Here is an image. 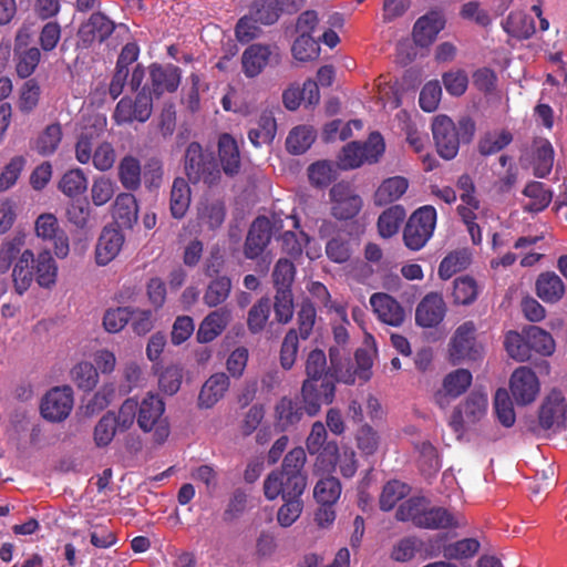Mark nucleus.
<instances>
[{
  "instance_id": "obj_1",
  "label": "nucleus",
  "mask_w": 567,
  "mask_h": 567,
  "mask_svg": "<svg viewBox=\"0 0 567 567\" xmlns=\"http://www.w3.org/2000/svg\"><path fill=\"white\" fill-rule=\"evenodd\" d=\"M395 517L401 522H411L425 529H450L464 524L463 517L441 506H430L424 498L412 497L402 503Z\"/></svg>"
},
{
  "instance_id": "obj_2",
  "label": "nucleus",
  "mask_w": 567,
  "mask_h": 567,
  "mask_svg": "<svg viewBox=\"0 0 567 567\" xmlns=\"http://www.w3.org/2000/svg\"><path fill=\"white\" fill-rule=\"evenodd\" d=\"M184 172L193 184L216 185L220 181V168L215 155L199 143L192 142L184 153Z\"/></svg>"
},
{
  "instance_id": "obj_3",
  "label": "nucleus",
  "mask_w": 567,
  "mask_h": 567,
  "mask_svg": "<svg viewBox=\"0 0 567 567\" xmlns=\"http://www.w3.org/2000/svg\"><path fill=\"white\" fill-rule=\"evenodd\" d=\"M488 410V395L484 390L474 389L452 411L449 425L457 440H462L466 426L480 423Z\"/></svg>"
},
{
  "instance_id": "obj_4",
  "label": "nucleus",
  "mask_w": 567,
  "mask_h": 567,
  "mask_svg": "<svg viewBox=\"0 0 567 567\" xmlns=\"http://www.w3.org/2000/svg\"><path fill=\"white\" fill-rule=\"evenodd\" d=\"M385 145L380 133L373 132L364 143L350 142L343 146L338 159L342 169L358 168L364 163L379 162L384 153Z\"/></svg>"
},
{
  "instance_id": "obj_5",
  "label": "nucleus",
  "mask_w": 567,
  "mask_h": 567,
  "mask_svg": "<svg viewBox=\"0 0 567 567\" xmlns=\"http://www.w3.org/2000/svg\"><path fill=\"white\" fill-rule=\"evenodd\" d=\"M436 224V210L433 206H422L408 219L403 230V240L411 250H420L433 235Z\"/></svg>"
},
{
  "instance_id": "obj_6",
  "label": "nucleus",
  "mask_w": 567,
  "mask_h": 567,
  "mask_svg": "<svg viewBox=\"0 0 567 567\" xmlns=\"http://www.w3.org/2000/svg\"><path fill=\"white\" fill-rule=\"evenodd\" d=\"M483 357V347L476 340V326L473 321L460 324L449 343V358L453 364L476 361Z\"/></svg>"
},
{
  "instance_id": "obj_7",
  "label": "nucleus",
  "mask_w": 567,
  "mask_h": 567,
  "mask_svg": "<svg viewBox=\"0 0 567 567\" xmlns=\"http://www.w3.org/2000/svg\"><path fill=\"white\" fill-rule=\"evenodd\" d=\"M165 403L155 394H147L137 403V425L144 432L155 431V440L158 443L164 442L168 434V425L163 417Z\"/></svg>"
},
{
  "instance_id": "obj_8",
  "label": "nucleus",
  "mask_w": 567,
  "mask_h": 567,
  "mask_svg": "<svg viewBox=\"0 0 567 567\" xmlns=\"http://www.w3.org/2000/svg\"><path fill=\"white\" fill-rule=\"evenodd\" d=\"M153 111V97L150 90L143 86L134 97H122L114 110L113 118L118 124H131L133 122H146Z\"/></svg>"
},
{
  "instance_id": "obj_9",
  "label": "nucleus",
  "mask_w": 567,
  "mask_h": 567,
  "mask_svg": "<svg viewBox=\"0 0 567 567\" xmlns=\"http://www.w3.org/2000/svg\"><path fill=\"white\" fill-rule=\"evenodd\" d=\"M37 238L48 243L59 259H65L70 254V238L60 226L58 218L51 213L39 215L34 221Z\"/></svg>"
},
{
  "instance_id": "obj_10",
  "label": "nucleus",
  "mask_w": 567,
  "mask_h": 567,
  "mask_svg": "<svg viewBox=\"0 0 567 567\" xmlns=\"http://www.w3.org/2000/svg\"><path fill=\"white\" fill-rule=\"evenodd\" d=\"M280 61V49L276 44L254 43L241 54V68L247 78H256L267 66H277Z\"/></svg>"
},
{
  "instance_id": "obj_11",
  "label": "nucleus",
  "mask_w": 567,
  "mask_h": 567,
  "mask_svg": "<svg viewBox=\"0 0 567 567\" xmlns=\"http://www.w3.org/2000/svg\"><path fill=\"white\" fill-rule=\"evenodd\" d=\"M307 485L306 475H293L284 471H272L264 482V493L267 499L301 497Z\"/></svg>"
},
{
  "instance_id": "obj_12",
  "label": "nucleus",
  "mask_w": 567,
  "mask_h": 567,
  "mask_svg": "<svg viewBox=\"0 0 567 567\" xmlns=\"http://www.w3.org/2000/svg\"><path fill=\"white\" fill-rule=\"evenodd\" d=\"M336 385L331 375L322 380L306 379L301 386V398L305 411L309 416H315L323 404L332 403Z\"/></svg>"
},
{
  "instance_id": "obj_13",
  "label": "nucleus",
  "mask_w": 567,
  "mask_h": 567,
  "mask_svg": "<svg viewBox=\"0 0 567 567\" xmlns=\"http://www.w3.org/2000/svg\"><path fill=\"white\" fill-rule=\"evenodd\" d=\"M331 215L339 220H348L355 217L363 205L362 198L348 183L334 184L330 192Z\"/></svg>"
},
{
  "instance_id": "obj_14",
  "label": "nucleus",
  "mask_w": 567,
  "mask_h": 567,
  "mask_svg": "<svg viewBox=\"0 0 567 567\" xmlns=\"http://www.w3.org/2000/svg\"><path fill=\"white\" fill-rule=\"evenodd\" d=\"M432 134L437 154L444 159H453L460 148L455 123L446 115H437L432 123Z\"/></svg>"
},
{
  "instance_id": "obj_15",
  "label": "nucleus",
  "mask_w": 567,
  "mask_h": 567,
  "mask_svg": "<svg viewBox=\"0 0 567 567\" xmlns=\"http://www.w3.org/2000/svg\"><path fill=\"white\" fill-rule=\"evenodd\" d=\"M539 424L545 430L561 431L567 425V402L560 391L553 390L543 401Z\"/></svg>"
},
{
  "instance_id": "obj_16",
  "label": "nucleus",
  "mask_w": 567,
  "mask_h": 567,
  "mask_svg": "<svg viewBox=\"0 0 567 567\" xmlns=\"http://www.w3.org/2000/svg\"><path fill=\"white\" fill-rule=\"evenodd\" d=\"M509 389L518 405H527L536 400L540 384L536 373L530 368L519 367L511 375Z\"/></svg>"
},
{
  "instance_id": "obj_17",
  "label": "nucleus",
  "mask_w": 567,
  "mask_h": 567,
  "mask_svg": "<svg viewBox=\"0 0 567 567\" xmlns=\"http://www.w3.org/2000/svg\"><path fill=\"white\" fill-rule=\"evenodd\" d=\"M274 225L265 216L257 217L250 225L244 243L243 252L247 259L255 260L270 244Z\"/></svg>"
},
{
  "instance_id": "obj_18",
  "label": "nucleus",
  "mask_w": 567,
  "mask_h": 567,
  "mask_svg": "<svg viewBox=\"0 0 567 567\" xmlns=\"http://www.w3.org/2000/svg\"><path fill=\"white\" fill-rule=\"evenodd\" d=\"M73 408L72 390L69 386L50 390L41 402V415L51 422L65 420Z\"/></svg>"
},
{
  "instance_id": "obj_19",
  "label": "nucleus",
  "mask_w": 567,
  "mask_h": 567,
  "mask_svg": "<svg viewBox=\"0 0 567 567\" xmlns=\"http://www.w3.org/2000/svg\"><path fill=\"white\" fill-rule=\"evenodd\" d=\"M115 30V24L105 14L94 12L83 22L79 29V42L84 48H90L94 43H102Z\"/></svg>"
},
{
  "instance_id": "obj_20",
  "label": "nucleus",
  "mask_w": 567,
  "mask_h": 567,
  "mask_svg": "<svg viewBox=\"0 0 567 567\" xmlns=\"http://www.w3.org/2000/svg\"><path fill=\"white\" fill-rule=\"evenodd\" d=\"M472 373L466 369H456L447 373L442 383V388L434 394L435 402L442 408H446L451 400L458 398L471 385Z\"/></svg>"
},
{
  "instance_id": "obj_21",
  "label": "nucleus",
  "mask_w": 567,
  "mask_h": 567,
  "mask_svg": "<svg viewBox=\"0 0 567 567\" xmlns=\"http://www.w3.org/2000/svg\"><path fill=\"white\" fill-rule=\"evenodd\" d=\"M370 305L378 319L385 324L400 327L405 319V311L398 300L384 292L370 297Z\"/></svg>"
},
{
  "instance_id": "obj_22",
  "label": "nucleus",
  "mask_w": 567,
  "mask_h": 567,
  "mask_svg": "<svg viewBox=\"0 0 567 567\" xmlns=\"http://www.w3.org/2000/svg\"><path fill=\"white\" fill-rule=\"evenodd\" d=\"M445 312L443 297L437 292H430L417 305L415 321L423 328H433L444 319Z\"/></svg>"
},
{
  "instance_id": "obj_23",
  "label": "nucleus",
  "mask_w": 567,
  "mask_h": 567,
  "mask_svg": "<svg viewBox=\"0 0 567 567\" xmlns=\"http://www.w3.org/2000/svg\"><path fill=\"white\" fill-rule=\"evenodd\" d=\"M231 319L229 309L221 307L209 312L200 322L196 338L200 343H208L220 336Z\"/></svg>"
},
{
  "instance_id": "obj_24",
  "label": "nucleus",
  "mask_w": 567,
  "mask_h": 567,
  "mask_svg": "<svg viewBox=\"0 0 567 567\" xmlns=\"http://www.w3.org/2000/svg\"><path fill=\"white\" fill-rule=\"evenodd\" d=\"M124 243V236L114 227H105L97 240L95 259L97 265L105 266L120 252Z\"/></svg>"
},
{
  "instance_id": "obj_25",
  "label": "nucleus",
  "mask_w": 567,
  "mask_h": 567,
  "mask_svg": "<svg viewBox=\"0 0 567 567\" xmlns=\"http://www.w3.org/2000/svg\"><path fill=\"white\" fill-rule=\"evenodd\" d=\"M229 377L224 372L212 374L203 384L198 394V406L210 409L221 400L229 388Z\"/></svg>"
},
{
  "instance_id": "obj_26",
  "label": "nucleus",
  "mask_w": 567,
  "mask_h": 567,
  "mask_svg": "<svg viewBox=\"0 0 567 567\" xmlns=\"http://www.w3.org/2000/svg\"><path fill=\"white\" fill-rule=\"evenodd\" d=\"M445 25V19L439 12L432 11L419 18L413 28V39L420 47L430 45Z\"/></svg>"
},
{
  "instance_id": "obj_27",
  "label": "nucleus",
  "mask_w": 567,
  "mask_h": 567,
  "mask_svg": "<svg viewBox=\"0 0 567 567\" xmlns=\"http://www.w3.org/2000/svg\"><path fill=\"white\" fill-rule=\"evenodd\" d=\"M150 74L156 95L176 91L181 82L179 69L172 64L165 66L153 64Z\"/></svg>"
},
{
  "instance_id": "obj_28",
  "label": "nucleus",
  "mask_w": 567,
  "mask_h": 567,
  "mask_svg": "<svg viewBox=\"0 0 567 567\" xmlns=\"http://www.w3.org/2000/svg\"><path fill=\"white\" fill-rule=\"evenodd\" d=\"M34 254L25 249L17 259L12 270V282L14 291L22 296L33 281Z\"/></svg>"
},
{
  "instance_id": "obj_29",
  "label": "nucleus",
  "mask_w": 567,
  "mask_h": 567,
  "mask_svg": "<svg viewBox=\"0 0 567 567\" xmlns=\"http://www.w3.org/2000/svg\"><path fill=\"white\" fill-rule=\"evenodd\" d=\"M218 155L223 172L227 176H235L240 169V153L235 138L225 133L218 140Z\"/></svg>"
},
{
  "instance_id": "obj_30",
  "label": "nucleus",
  "mask_w": 567,
  "mask_h": 567,
  "mask_svg": "<svg viewBox=\"0 0 567 567\" xmlns=\"http://www.w3.org/2000/svg\"><path fill=\"white\" fill-rule=\"evenodd\" d=\"M536 295L545 302L555 303L559 301L565 293V285L560 277L546 271L538 276L535 284Z\"/></svg>"
},
{
  "instance_id": "obj_31",
  "label": "nucleus",
  "mask_w": 567,
  "mask_h": 567,
  "mask_svg": "<svg viewBox=\"0 0 567 567\" xmlns=\"http://www.w3.org/2000/svg\"><path fill=\"white\" fill-rule=\"evenodd\" d=\"M231 289L233 282L228 276H215L206 286L203 302L209 308H216L228 299Z\"/></svg>"
},
{
  "instance_id": "obj_32",
  "label": "nucleus",
  "mask_w": 567,
  "mask_h": 567,
  "mask_svg": "<svg viewBox=\"0 0 567 567\" xmlns=\"http://www.w3.org/2000/svg\"><path fill=\"white\" fill-rule=\"evenodd\" d=\"M409 187V182L402 176L386 178L374 193V204L384 206L401 198Z\"/></svg>"
},
{
  "instance_id": "obj_33",
  "label": "nucleus",
  "mask_w": 567,
  "mask_h": 567,
  "mask_svg": "<svg viewBox=\"0 0 567 567\" xmlns=\"http://www.w3.org/2000/svg\"><path fill=\"white\" fill-rule=\"evenodd\" d=\"M33 270L35 280L43 288L52 287L56 281L58 266L50 250L41 251L34 258Z\"/></svg>"
},
{
  "instance_id": "obj_34",
  "label": "nucleus",
  "mask_w": 567,
  "mask_h": 567,
  "mask_svg": "<svg viewBox=\"0 0 567 567\" xmlns=\"http://www.w3.org/2000/svg\"><path fill=\"white\" fill-rule=\"evenodd\" d=\"M277 131L276 120L271 112L265 111L260 114L256 127L248 132V138L256 147L269 144L274 141Z\"/></svg>"
},
{
  "instance_id": "obj_35",
  "label": "nucleus",
  "mask_w": 567,
  "mask_h": 567,
  "mask_svg": "<svg viewBox=\"0 0 567 567\" xmlns=\"http://www.w3.org/2000/svg\"><path fill=\"white\" fill-rule=\"evenodd\" d=\"M275 412L278 425L285 431L297 424L306 411L305 405L301 406L298 401L284 396L276 404Z\"/></svg>"
},
{
  "instance_id": "obj_36",
  "label": "nucleus",
  "mask_w": 567,
  "mask_h": 567,
  "mask_svg": "<svg viewBox=\"0 0 567 567\" xmlns=\"http://www.w3.org/2000/svg\"><path fill=\"white\" fill-rule=\"evenodd\" d=\"M534 173L537 177H546L553 168L554 150L550 142L546 138L534 141Z\"/></svg>"
},
{
  "instance_id": "obj_37",
  "label": "nucleus",
  "mask_w": 567,
  "mask_h": 567,
  "mask_svg": "<svg viewBox=\"0 0 567 567\" xmlns=\"http://www.w3.org/2000/svg\"><path fill=\"white\" fill-rule=\"evenodd\" d=\"M114 217L121 226L132 227L137 221L138 206L134 195L122 193L114 203Z\"/></svg>"
},
{
  "instance_id": "obj_38",
  "label": "nucleus",
  "mask_w": 567,
  "mask_h": 567,
  "mask_svg": "<svg viewBox=\"0 0 567 567\" xmlns=\"http://www.w3.org/2000/svg\"><path fill=\"white\" fill-rule=\"evenodd\" d=\"M190 204V188L188 183L177 177L172 186L169 208L174 218L181 219L185 216Z\"/></svg>"
},
{
  "instance_id": "obj_39",
  "label": "nucleus",
  "mask_w": 567,
  "mask_h": 567,
  "mask_svg": "<svg viewBox=\"0 0 567 567\" xmlns=\"http://www.w3.org/2000/svg\"><path fill=\"white\" fill-rule=\"evenodd\" d=\"M406 216V212L401 205H393L385 209L378 219L379 234L383 238H390L395 235Z\"/></svg>"
},
{
  "instance_id": "obj_40",
  "label": "nucleus",
  "mask_w": 567,
  "mask_h": 567,
  "mask_svg": "<svg viewBox=\"0 0 567 567\" xmlns=\"http://www.w3.org/2000/svg\"><path fill=\"white\" fill-rule=\"evenodd\" d=\"M504 30L512 37L528 39L535 32L534 20L522 11L511 12L503 22Z\"/></svg>"
},
{
  "instance_id": "obj_41",
  "label": "nucleus",
  "mask_w": 567,
  "mask_h": 567,
  "mask_svg": "<svg viewBox=\"0 0 567 567\" xmlns=\"http://www.w3.org/2000/svg\"><path fill=\"white\" fill-rule=\"evenodd\" d=\"M315 131L306 125L293 127L286 140V147L290 154H303L315 142Z\"/></svg>"
},
{
  "instance_id": "obj_42",
  "label": "nucleus",
  "mask_w": 567,
  "mask_h": 567,
  "mask_svg": "<svg viewBox=\"0 0 567 567\" xmlns=\"http://www.w3.org/2000/svg\"><path fill=\"white\" fill-rule=\"evenodd\" d=\"M271 301L268 297H261L252 305L247 313V328L252 334L261 332L270 317Z\"/></svg>"
},
{
  "instance_id": "obj_43",
  "label": "nucleus",
  "mask_w": 567,
  "mask_h": 567,
  "mask_svg": "<svg viewBox=\"0 0 567 567\" xmlns=\"http://www.w3.org/2000/svg\"><path fill=\"white\" fill-rule=\"evenodd\" d=\"M118 177L125 189L135 190L141 186V164L133 156H125L118 165Z\"/></svg>"
},
{
  "instance_id": "obj_44",
  "label": "nucleus",
  "mask_w": 567,
  "mask_h": 567,
  "mask_svg": "<svg viewBox=\"0 0 567 567\" xmlns=\"http://www.w3.org/2000/svg\"><path fill=\"white\" fill-rule=\"evenodd\" d=\"M513 141V135L506 130L487 132L478 142V152L484 156L501 152Z\"/></svg>"
},
{
  "instance_id": "obj_45",
  "label": "nucleus",
  "mask_w": 567,
  "mask_h": 567,
  "mask_svg": "<svg viewBox=\"0 0 567 567\" xmlns=\"http://www.w3.org/2000/svg\"><path fill=\"white\" fill-rule=\"evenodd\" d=\"M523 193L529 198V203L525 206L529 212H542L553 198L551 192L540 182L527 184Z\"/></svg>"
},
{
  "instance_id": "obj_46",
  "label": "nucleus",
  "mask_w": 567,
  "mask_h": 567,
  "mask_svg": "<svg viewBox=\"0 0 567 567\" xmlns=\"http://www.w3.org/2000/svg\"><path fill=\"white\" fill-rule=\"evenodd\" d=\"M41 89L34 79L27 80L19 90L17 106L23 114L31 113L39 104Z\"/></svg>"
},
{
  "instance_id": "obj_47",
  "label": "nucleus",
  "mask_w": 567,
  "mask_h": 567,
  "mask_svg": "<svg viewBox=\"0 0 567 567\" xmlns=\"http://www.w3.org/2000/svg\"><path fill=\"white\" fill-rule=\"evenodd\" d=\"M16 53V71L19 78L27 79L35 71L41 53L35 47L25 48L14 51Z\"/></svg>"
},
{
  "instance_id": "obj_48",
  "label": "nucleus",
  "mask_w": 567,
  "mask_h": 567,
  "mask_svg": "<svg viewBox=\"0 0 567 567\" xmlns=\"http://www.w3.org/2000/svg\"><path fill=\"white\" fill-rule=\"evenodd\" d=\"M225 206L219 200H206L198 207L199 220L210 229L220 227L225 220Z\"/></svg>"
},
{
  "instance_id": "obj_49",
  "label": "nucleus",
  "mask_w": 567,
  "mask_h": 567,
  "mask_svg": "<svg viewBox=\"0 0 567 567\" xmlns=\"http://www.w3.org/2000/svg\"><path fill=\"white\" fill-rule=\"evenodd\" d=\"M62 138V128L60 124H50L44 131L39 135L35 141V151L43 155L48 156L53 154L61 142Z\"/></svg>"
},
{
  "instance_id": "obj_50",
  "label": "nucleus",
  "mask_w": 567,
  "mask_h": 567,
  "mask_svg": "<svg viewBox=\"0 0 567 567\" xmlns=\"http://www.w3.org/2000/svg\"><path fill=\"white\" fill-rule=\"evenodd\" d=\"M478 295L476 281L468 277H458L453 282V300L457 305H471L473 303Z\"/></svg>"
},
{
  "instance_id": "obj_51",
  "label": "nucleus",
  "mask_w": 567,
  "mask_h": 567,
  "mask_svg": "<svg viewBox=\"0 0 567 567\" xmlns=\"http://www.w3.org/2000/svg\"><path fill=\"white\" fill-rule=\"evenodd\" d=\"M341 494V484L338 478L329 476L318 481L313 496L319 504L334 505Z\"/></svg>"
},
{
  "instance_id": "obj_52",
  "label": "nucleus",
  "mask_w": 567,
  "mask_h": 567,
  "mask_svg": "<svg viewBox=\"0 0 567 567\" xmlns=\"http://www.w3.org/2000/svg\"><path fill=\"white\" fill-rule=\"evenodd\" d=\"M527 339L530 352L534 351L547 357L551 355L555 351V341L553 337L539 327H530L527 331Z\"/></svg>"
},
{
  "instance_id": "obj_53",
  "label": "nucleus",
  "mask_w": 567,
  "mask_h": 567,
  "mask_svg": "<svg viewBox=\"0 0 567 567\" xmlns=\"http://www.w3.org/2000/svg\"><path fill=\"white\" fill-rule=\"evenodd\" d=\"M296 276L293 262L287 258H280L275 264L271 277L276 290L291 289Z\"/></svg>"
},
{
  "instance_id": "obj_54",
  "label": "nucleus",
  "mask_w": 567,
  "mask_h": 567,
  "mask_svg": "<svg viewBox=\"0 0 567 567\" xmlns=\"http://www.w3.org/2000/svg\"><path fill=\"white\" fill-rule=\"evenodd\" d=\"M505 349L511 358L524 362L532 358L528 339L516 331H508L504 341Z\"/></svg>"
},
{
  "instance_id": "obj_55",
  "label": "nucleus",
  "mask_w": 567,
  "mask_h": 567,
  "mask_svg": "<svg viewBox=\"0 0 567 567\" xmlns=\"http://www.w3.org/2000/svg\"><path fill=\"white\" fill-rule=\"evenodd\" d=\"M72 380L79 389L91 391L99 382L96 368L90 362H80L71 371Z\"/></svg>"
},
{
  "instance_id": "obj_56",
  "label": "nucleus",
  "mask_w": 567,
  "mask_h": 567,
  "mask_svg": "<svg viewBox=\"0 0 567 567\" xmlns=\"http://www.w3.org/2000/svg\"><path fill=\"white\" fill-rule=\"evenodd\" d=\"M470 255L466 250H456L449 254L440 264L439 276L446 280L456 272L466 268Z\"/></svg>"
},
{
  "instance_id": "obj_57",
  "label": "nucleus",
  "mask_w": 567,
  "mask_h": 567,
  "mask_svg": "<svg viewBox=\"0 0 567 567\" xmlns=\"http://www.w3.org/2000/svg\"><path fill=\"white\" fill-rule=\"evenodd\" d=\"M494 410L498 421L506 427L514 425L516 415L507 390L498 389L494 396Z\"/></svg>"
},
{
  "instance_id": "obj_58",
  "label": "nucleus",
  "mask_w": 567,
  "mask_h": 567,
  "mask_svg": "<svg viewBox=\"0 0 567 567\" xmlns=\"http://www.w3.org/2000/svg\"><path fill=\"white\" fill-rule=\"evenodd\" d=\"M59 188L69 197L80 195L87 188V178L80 168L71 169L62 176Z\"/></svg>"
},
{
  "instance_id": "obj_59",
  "label": "nucleus",
  "mask_w": 567,
  "mask_h": 567,
  "mask_svg": "<svg viewBox=\"0 0 567 567\" xmlns=\"http://www.w3.org/2000/svg\"><path fill=\"white\" fill-rule=\"evenodd\" d=\"M409 486L400 481L388 482L380 496V507L382 511H391L399 501L409 494Z\"/></svg>"
},
{
  "instance_id": "obj_60",
  "label": "nucleus",
  "mask_w": 567,
  "mask_h": 567,
  "mask_svg": "<svg viewBox=\"0 0 567 567\" xmlns=\"http://www.w3.org/2000/svg\"><path fill=\"white\" fill-rule=\"evenodd\" d=\"M299 349V336L296 329H290L281 343L280 348V365L284 370H290L297 359Z\"/></svg>"
},
{
  "instance_id": "obj_61",
  "label": "nucleus",
  "mask_w": 567,
  "mask_h": 567,
  "mask_svg": "<svg viewBox=\"0 0 567 567\" xmlns=\"http://www.w3.org/2000/svg\"><path fill=\"white\" fill-rule=\"evenodd\" d=\"M274 310L280 323H288L293 316V296L291 289L276 290Z\"/></svg>"
},
{
  "instance_id": "obj_62",
  "label": "nucleus",
  "mask_w": 567,
  "mask_h": 567,
  "mask_svg": "<svg viewBox=\"0 0 567 567\" xmlns=\"http://www.w3.org/2000/svg\"><path fill=\"white\" fill-rule=\"evenodd\" d=\"M116 419L114 413L104 414L94 429V442L99 447L109 445L116 433Z\"/></svg>"
},
{
  "instance_id": "obj_63",
  "label": "nucleus",
  "mask_w": 567,
  "mask_h": 567,
  "mask_svg": "<svg viewBox=\"0 0 567 567\" xmlns=\"http://www.w3.org/2000/svg\"><path fill=\"white\" fill-rule=\"evenodd\" d=\"M291 51L296 60L307 62L318 56L319 47L311 35L300 34L295 40Z\"/></svg>"
},
{
  "instance_id": "obj_64",
  "label": "nucleus",
  "mask_w": 567,
  "mask_h": 567,
  "mask_svg": "<svg viewBox=\"0 0 567 567\" xmlns=\"http://www.w3.org/2000/svg\"><path fill=\"white\" fill-rule=\"evenodd\" d=\"M249 12L255 20L265 25L274 24L281 14L276 2L271 0L256 1Z\"/></svg>"
}]
</instances>
